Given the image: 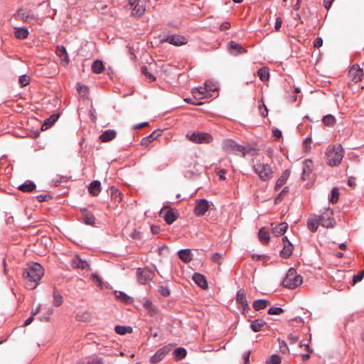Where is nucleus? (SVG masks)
<instances>
[{
    "instance_id": "obj_56",
    "label": "nucleus",
    "mask_w": 364,
    "mask_h": 364,
    "mask_svg": "<svg viewBox=\"0 0 364 364\" xmlns=\"http://www.w3.org/2000/svg\"><path fill=\"white\" fill-rule=\"evenodd\" d=\"M130 237L134 240H141V232L136 229H134L132 232L130 234Z\"/></svg>"
},
{
    "instance_id": "obj_24",
    "label": "nucleus",
    "mask_w": 364,
    "mask_h": 364,
    "mask_svg": "<svg viewBox=\"0 0 364 364\" xmlns=\"http://www.w3.org/2000/svg\"><path fill=\"white\" fill-rule=\"evenodd\" d=\"M178 218V213L173 209L168 210L164 215V220L168 225L172 224Z\"/></svg>"
},
{
    "instance_id": "obj_29",
    "label": "nucleus",
    "mask_w": 364,
    "mask_h": 364,
    "mask_svg": "<svg viewBox=\"0 0 364 364\" xmlns=\"http://www.w3.org/2000/svg\"><path fill=\"white\" fill-rule=\"evenodd\" d=\"M63 303V297L61 295V294L59 292V291L54 287L53 291V304L58 307L61 306Z\"/></svg>"
},
{
    "instance_id": "obj_3",
    "label": "nucleus",
    "mask_w": 364,
    "mask_h": 364,
    "mask_svg": "<svg viewBox=\"0 0 364 364\" xmlns=\"http://www.w3.org/2000/svg\"><path fill=\"white\" fill-rule=\"evenodd\" d=\"M343 157V149L341 144H337L328 149L326 153L327 164L331 166H336L341 162Z\"/></svg>"
},
{
    "instance_id": "obj_48",
    "label": "nucleus",
    "mask_w": 364,
    "mask_h": 364,
    "mask_svg": "<svg viewBox=\"0 0 364 364\" xmlns=\"http://www.w3.org/2000/svg\"><path fill=\"white\" fill-rule=\"evenodd\" d=\"M267 363V364H279L281 363V358L277 354H273Z\"/></svg>"
},
{
    "instance_id": "obj_22",
    "label": "nucleus",
    "mask_w": 364,
    "mask_h": 364,
    "mask_svg": "<svg viewBox=\"0 0 364 364\" xmlns=\"http://www.w3.org/2000/svg\"><path fill=\"white\" fill-rule=\"evenodd\" d=\"M88 191L92 196H97L101 192V183L99 181L91 182L88 187Z\"/></svg>"
},
{
    "instance_id": "obj_43",
    "label": "nucleus",
    "mask_w": 364,
    "mask_h": 364,
    "mask_svg": "<svg viewBox=\"0 0 364 364\" xmlns=\"http://www.w3.org/2000/svg\"><path fill=\"white\" fill-rule=\"evenodd\" d=\"M17 15L20 19L25 22H28V19H34L32 16H30L29 13L23 9H19L17 11Z\"/></svg>"
},
{
    "instance_id": "obj_31",
    "label": "nucleus",
    "mask_w": 364,
    "mask_h": 364,
    "mask_svg": "<svg viewBox=\"0 0 364 364\" xmlns=\"http://www.w3.org/2000/svg\"><path fill=\"white\" fill-rule=\"evenodd\" d=\"M288 224L287 223H281L280 224L273 228L272 232L276 236L283 235L286 232Z\"/></svg>"
},
{
    "instance_id": "obj_2",
    "label": "nucleus",
    "mask_w": 364,
    "mask_h": 364,
    "mask_svg": "<svg viewBox=\"0 0 364 364\" xmlns=\"http://www.w3.org/2000/svg\"><path fill=\"white\" fill-rule=\"evenodd\" d=\"M223 149L228 154H234L245 157L247 155L254 156L256 149L250 146H243L237 144L232 139H225L222 144Z\"/></svg>"
},
{
    "instance_id": "obj_36",
    "label": "nucleus",
    "mask_w": 364,
    "mask_h": 364,
    "mask_svg": "<svg viewBox=\"0 0 364 364\" xmlns=\"http://www.w3.org/2000/svg\"><path fill=\"white\" fill-rule=\"evenodd\" d=\"M173 355L176 360H181L186 356L187 351L184 348L179 347L174 350Z\"/></svg>"
},
{
    "instance_id": "obj_7",
    "label": "nucleus",
    "mask_w": 364,
    "mask_h": 364,
    "mask_svg": "<svg viewBox=\"0 0 364 364\" xmlns=\"http://www.w3.org/2000/svg\"><path fill=\"white\" fill-rule=\"evenodd\" d=\"M333 211L331 208H328L318 218L321 222V225L326 228H332L336 225V220L333 217Z\"/></svg>"
},
{
    "instance_id": "obj_33",
    "label": "nucleus",
    "mask_w": 364,
    "mask_h": 364,
    "mask_svg": "<svg viewBox=\"0 0 364 364\" xmlns=\"http://www.w3.org/2000/svg\"><path fill=\"white\" fill-rule=\"evenodd\" d=\"M266 325L267 323L264 320L257 318L252 321L250 327L254 332H258Z\"/></svg>"
},
{
    "instance_id": "obj_4",
    "label": "nucleus",
    "mask_w": 364,
    "mask_h": 364,
    "mask_svg": "<svg viewBox=\"0 0 364 364\" xmlns=\"http://www.w3.org/2000/svg\"><path fill=\"white\" fill-rule=\"evenodd\" d=\"M301 283V276L298 274L296 269L294 268H290L288 270L285 278L282 281L283 286L289 289H296Z\"/></svg>"
},
{
    "instance_id": "obj_28",
    "label": "nucleus",
    "mask_w": 364,
    "mask_h": 364,
    "mask_svg": "<svg viewBox=\"0 0 364 364\" xmlns=\"http://www.w3.org/2000/svg\"><path fill=\"white\" fill-rule=\"evenodd\" d=\"M36 184L31 181H26L23 184L20 185L18 188L22 192L29 193L36 188Z\"/></svg>"
},
{
    "instance_id": "obj_37",
    "label": "nucleus",
    "mask_w": 364,
    "mask_h": 364,
    "mask_svg": "<svg viewBox=\"0 0 364 364\" xmlns=\"http://www.w3.org/2000/svg\"><path fill=\"white\" fill-rule=\"evenodd\" d=\"M269 304V301L265 299L255 300L252 304V307L255 311H259L265 309Z\"/></svg>"
},
{
    "instance_id": "obj_8",
    "label": "nucleus",
    "mask_w": 364,
    "mask_h": 364,
    "mask_svg": "<svg viewBox=\"0 0 364 364\" xmlns=\"http://www.w3.org/2000/svg\"><path fill=\"white\" fill-rule=\"evenodd\" d=\"M129 5L132 9V14L141 16L144 14L146 2L144 0H129Z\"/></svg>"
},
{
    "instance_id": "obj_53",
    "label": "nucleus",
    "mask_w": 364,
    "mask_h": 364,
    "mask_svg": "<svg viewBox=\"0 0 364 364\" xmlns=\"http://www.w3.org/2000/svg\"><path fill=\"white\" fill-rule=\"evenodd\" d=\"M289 192V188L284 187V189L280 192V193L275 198L274 203H278L281 201V198L285 196Z\"/></svg>"
},
{
    "instance_id": "obj_44",
    "label": "nucleus",
    "mask_w": 364,
    "mask_h": 364,
    "mask_svg": "<svg viewBox=\"0 0 364 364\" xmlns=\"http://www.w3.org/2000/svg\"><path fill=\"white\" fill-rule=\"evenodd\" d=\"M339 191L338 189V188H333L332 190H331V198H330V201L331 203L333 204H336L338 199H339Z\"/></svg>"
},
{
    "instance_id": "obj_39",
    "label": "nucleus",
    "mask_w": 364,
    "mask_h": 364,
    "mask_svg": "<svg viewBox=\"0 0 364 364\" xmlns=\"http://www.w3.org/2000/svg\"><path fill=\"white\" fill-rule=\"evenodd\" d=\"M59 118L58 114H54L50 115L48 119H46L42 126V127H45V129H48L51 127L53 124L55 123V122Z\"/></svg>"
},
{
    "instance_id": "obj_20",
    "label": "nucleus",
    "mask_w": 364,
    "mask_h": 364,
    "mask_svg": "<svg viewBox=\"0 0 364 364\" xmlns=\"http://www.w3.org/2000/svg\"><path fill=\"white\" fill-rule=\"evenodd\" d=\"M207 85L205 87H199L193 89L192 94L196 100H201L208 97Z\"/></svg>"
},
{
    "instance_id": "obj_10",
    "label": "nucleus",
    "mask_w": 364,
    "mask_h": 364,
    "mask_svg": "<svg viewBox=\"0 0 364 364\" xmlns=\"http://www.w3.org/2000/svg\"><path fill=\"white\" fill-rule=\"evenodd\" d=\"M348 78L354 82H358L362 80L363 71L357 64L353 65L348 70Z\"/></svg>"
},
{
    "instance_id": "obj_13",
    "label": "nucleus",
    "mask_w": 364,
    "mask_h": 364,
    "mask_svg": "<svg viewBox=\"0 0 364 364\" xmlns=\"http://www.w3.org/2000/svg\"><path fill=\"white\" fill-rule=\"evenodd\" d=\"M236 302L237 304L240 305L242 308V313L245 314V311H248L250 309L248 302L247 301L246 295L243 290L240 289L236 296Z\"/></svg>"
},
{
    "instance_id": "obj_41",
    "label": "nucleus",
    "mask_w": 364,
    "mask_h": 364,
    "mask_svg": "<svg viewBox=\"0 0 364 364\" xmlns=\"http://www.w3.org/2000/svg\"><path fill=\"white\" fill-rule=\"evenodd\" d=\"M257 75L262 81H267L269 79V69L266 67H262L257 71Z\"/></svg>"
},
{
    "instance_id": "obj_38",
    "label": "nucleus",
    "mask_w": 364,
    "mask_h": 364,
    "mask_svg": "<svg viewBox=\"0 0 364 364\" xmlns=\"http://www.w3.org/2000/svg\"><path fill=\"white\" fill-rule=\"evenodd\" d=\"M29 32L25 28H16L14 35L18 39H25L28 37Z\"/></svg>"
},
{
    "instance_id": "obj_64",
    "label": "nucleus",
    "mask_w": 364,
    "mask_h": 364,
    "mask_svg": "<svg viewBox=\"0 0 364 364\" xmlns=\"http://www.w3.org/2000/svg\"><path fill=\"white\" fill-rule=\"evenodd\" d=\"M87 364H102V359L101 358H95L88 360Z\"/></svg>"
},
{
    "instance_id": "obj_62",
    "label": "nucleus",
    "mask_w": 364,
    "mask_h": 364,
    "mask_svg": "<svg viewBox=\"0 0 364 364\" xmlns=\"http://www.w3.org/2000/svg\"><path fill=\"white\" fill-rule=\"evenodd\" d=\"M282 24V18L277 17L276 18V22H275V25H274V28L277 31H279V29L281 28Z\"/></svg>"
},
{
    "instance_id": "obj_45",
    "label": "nucleus",
    "mask_w": 364,
    "mask_h": 364,
    "mask_svg": "<svg viewBox=\"0 0 364 364\" xmlns=\"http://www.w3.org/2000/svg\"><path fill=\"white\" fill-rule=\"evenodd\" d=\"M323 122L327 126H333L336 123V119L333 115L327 114L323 117Z\"/></svg>"
},
{
    "instance_id": "obj_14",
    "label": "nucleus",
    "mask_w": 364,
    "mask_h": 364,
    "mask_svg": "<svg viewBox=\"0 0 364 364\" xmlns=\"http://www.w3.org/2000/svg\"><path fill=\"white\" fill-rule=\"evenodd\" d=\"M166 42L169 43L173 46H180L186 44L187 41L184 36L179 35L168 36L164 40Z\"/></svg>"
},
{
    "instance_id": "obj_26",
    "label": "nucleus",
    "mask_w": 364,
    "mask_h": 364,
    "mask_svg": "<svg viewBox=\"0 0 364 364\" xmlns=\"http://www.w3.org/2000/svg\"><path fill=\"white\" fill-rule=\"evenodd\" d=\"M292 244L289 241H287V243H285V245H284V247L282 250H281L279 255L282 258L287 259L291 256V255L292 254Z\"/></svg>"
},
{
    "instance_id": "obj_47",
    "label": "nucleus",
    "mask_w": 364,
    "mask_h": 364,
    "mask_svg": "<svg viewBox=\"0 0 364 364\" xmlns=\"http://www.w3.org/2000/svg\"><path fill=\"white\" fill-rule=\"evenodd\" d=\"M92 280L96 283V284L101 289L103 287L102 279L96 273H92L90 276Z\"/></svg>"
},
{
    "instance_id": "obj_32",
    "label": "nucleus",
    "mask_w": 364,
    "mask_h": 364,
    "mask_svg": "<svg viewBox=\"0 0 364 364\" xmlns=\"http://www.w3.org/2000/svg\"><path fill=\"white\" fill-rule=\"evenodd\" d=\"M290 175L289 170H285L282 176L277 179L275 185V190L278 191L287 181V178Z\"/></svg>"
},
{
    "instance_id": "obj_51",
    "label": "nucleus",
    "mask_w": 364,
    "mask_h": 364,
    "mask_svg": "<svg viewBox=\"0 0 364 364\" xmlns=\"http://www.w3.org/2000/svg\"><path fill=\"white\" fill-rule=\"evenodd\" d=\"M18 82L21 87L26 86L29 84V77L26 75H22L19 77Z\"/></svg>"
},
{
    "instance_id": "obj_25",
    "label": "nucleus",
    "mask_w": 364,
    "mask_h": 364,
    "mask_svg": "<svg viewBox=\"0 0 364 364\" xmlns=\"http://www.w3.org/2000/svg\"><path fill=\"white\" fill-rule=\"evenodd\" d=\"M115 299L117 300H119L124 304H132L134 301V299L128 295H127L124 292L121 291H116L114 292Z\"/></svg>"
},
{
    "instance_id": "obj_46",
    "label": "nucleus",
    "mask_w": 364,
    "mask_h": 364,
    "mask_svg": "<svg viewBox=\"0 0 364 364\" xmlns=\"http://www.w3.org/2000/svg\"><path fill=\"white\" fill-rule=\"evenodd\" d=\"M141 71L151 82L156 80V77L149 73L148 68L146 65H144L141 68Z\"/></svg>"
},
{
    "instance_id": "obj_34",
    "label": "nucleus",
    "mask_w": 364,
    "mask_h": 364,
    "mask_svg": "<svg viewBox=\"0 0 364 364\" xmlns=\"http://www.w3.org/2000/svg\"><path fill=\"white\" fill-rule=\"evenodd\" d=\"M82 221L86 225H94L95 223V218L91 213H90L87 210H85L82 213Z\"/></svg>"
},
{
    "instance_id": "obj_54",
    "label": "nucleus",
    "mask_w": 364,
    "mask_h": 364,
    "mask_svg": "<svg viewBox=\"0 0 364 364\" xmlns=\"http://www.w3.org/2000/svg\"><path fill=\"white\" fill-rule=\"evenodd\" d=\"M77 89L78 92L80 94H82V95H85L88 92V87L82 84H77Z\"/></svg>"
},
{
    "instance_id": "obj_59",
    "label": "nucleus",
    "mask_w": 364,
    "mask_h": 364,
    "mask_svg": "<svg viewBox=\"0 0 364 364\" xmlns=\"http://www.w3.org/2000/svg\"><path fill=\"white\" fill-rule=\"evenodd\" d=\"M159 292L164 296H168L170 294L169 289L166 287H160Z\"/></svg>"
},
{
    "instance_id": "obj_57",
    "label": "nucleus",
    "mask_w": 364,
    "mask_h": 364,
    "mask_svg": "<svg viewBox=\"0 0 364 364\" xmlns=\"http://www.w3.org/2000/svg\"><path fill=\"white\" fill-rule=\"evenodd\" d=\"M363 276H364V270H363V271L358 272L357 274L354 275L353 278V283L355 284L358 282H360L363 279Z\"/></svg>"
},
{
    "instance_id": "obj_55",
    "label": "nucleus",
    "mask_w": 364,
    "mask_h": 364,
    "mask_svg": "<svg viewBox=\"0 0 364 364\" xmlns=\"http://www.w3.org/2000/svg\"><path fill=\"white\" fill-rule=\"evenodd\" d=\"M222 255H220L218 252L214 253L212 256V260L218 264H220L222 263Z\"/></svg>"
},
{
    "instance_id": "obj_21",
    "label": "nucleus",
    "mask_w": 364,
    "mask_h": 364,
    "mask_svg": "<svg viewBox=\"0 0 364 364\" xmlns=\"http://www.w3.org/2000/svg\"><path fill=\"white\" fill-rule=\"evenodd\" d=\"M117 136V132L114 129H107L103 132L99 139L102 142H109L113 140Z\"/></svg>"
},
{
    "instance_id": "obj_63",
    "label": "nucleus",
    "mask_w": 364,
    "mask_h": 364,
    "mask_svg": "<svg viewBox=\"0 0 364 364\" xmlns=\"http://www.w3.org/2000/svg\"><path fill=\"white\" fill-rule=\"evenodd\" d=\"M161 231L160 226L156 225H152L151 226V232L153 235L159 234Z\"/></svg>"
},
{
    "instance_id": "obj_1",
    "label": "nucleus",
    "mask_w": 364,
    "mask_h": 364,
    "mask_svg": "<svg viewBox=\"0 0 364 364\" xmlns=\"http://www.w3.org/2000/svg\"><path fill=\"white\" fill-rule=\"evenodd\" d=\"M44 274L43 267L38 263H32L24 269L23 277L26 280V286L29 289H34Z\"/></svg>"
},
{
    "instance_id": "obj_49",
    "label": "nucleus",
    "mask_w": 364,
    "mask_h": 364,
    "mask_svg": "<svg viewBox=\"0 0 364 364\" xmlns=\"http://www.w3.org/2000/svg\"><path fill=\"white\" fill-rule=\"evenodd\" d=\"M77 320L80 321H87L90 320V315L87 312H84L82 314H77L76 316Z\"/></svg>"
},
{
    "instance_id": "obj_58",
    "label": "nucleus",
    "mask_w": 364,
    "mask_h": 364,
    "mask_svg": "<svg viewBox=\"0 0 364 364\" xmlns=\"http://www.w3.org/2000/svg\"><path fill=\"white\" fill-rule=\"evenodd\" d=\"M36 198L39 202H44L51 198V197L49 194H40L36 196Z\"/></svg>"
},
{
    "instance_id": "obj_12",
    "label": "nucleus",
    "mask_w": 364,
    "mask_h": 364,
    "mask_svg": "<svg viewBox=\"0 0 364 364\" xmlns=\"http://www.w3.org/2000/svg\"><path fill=\"white\" fill-rule=\"evenodd\" d=\"M208 208L209 203L206 199H198L196 200L194 213L197 216H202L205 215Z\"/></svg>"
},
{
    "instance_id": "obj_9",
    "label": "nucleus",
    "mask_w": 364,
    "mask_h": 364,
    "mask_svg": "<svg viewBox=\"0 0 364 364\" xmlns=\"http://www.w3.org/2000/svg\"><path fill=\"white\" fill-rule=\"evenodd\" d=\"M171 350V346L170 345L165 346L159 349L156 353L152 355L149 361L151 364H156L161 361L164 358Z\"/></svg>"
},
{
    "instance_id": "obj_5",
    "label": "nucleus",
    "mask_w": 364,
    "mask_h": 364,
    "mask_svg": "<svg viewBox=\"0 0 364 364\" xmlns=\"http://www.w3.org/2000/svg\"><path fill=\"white\" fill-rule=\"evenodd\" d=\"M253 168L259 178L264 181H269L273 177L272 168L268 164L257 161L254 164Z\"/></svg>"
},
{
    "instance_id": "obj_42",
    "label": "nucleus",
    "mask_w": 364,
    "mask_h": 364,
    "mask_svg": "<svg viewBox=\"0 0 364 364\" xmlns=\"http://www.w3.org/2000/svg\"><path fill=\"white\" fill-rule=\"evenodd\" d=\"M158 136V134H156V132H153L149 136L144 137L141 139V144L142 146H148L151 141H153L154 139H156Z\"/></svg>"
},
{
    "instance_id": "obj_17",
    "label": "nucleus",
    "mask_w": 364,
    "mask_h": 364,
    "mask_svg": "<svg viewBox=\"0 0 364 364\" xmlns=\"http://www.w3.org/2000/svg\"><path fill=\"white\" fill-rule=\"evenodd\" d=\"M229 50L230 52L235 55L247 52V49L244 48L240 44L237 43L233 41H231L229 43Z\"/></svg>"
},
{
    "instance_id": "obj_60",
    "label": "nucleus",
    "mask_w": 364,
    "mask_h": 364,
    "mask_svg": "<svg viewBox=\"0 0 364 364\" xmlns=\"http://www.w3.org/2000/svg\"><path fill=\"white\" fill-rule=\"evenodd\" d=\"M323 45V39L321 37H317L314 41V46L315 48H320Z\"/></svg>"
},
{
    "instance_id": "obj_6",
    "label": "nucleus",
    "mask_w": 364,
    "mask_h": 364,
    "mask_svg": "<svg viewBox=\"0 0 364 364\" xmlns=\"http://www.w3.org/2000/svg\"><path fill=\"white\" fill-rule=\"evenodd\" d=\"M186 136L189 141L195 144H210L213 140L210 134L198 131L188 133Z\"/></svg>"
},
{
    "instance_id": "obj_40",
    "label": "nucleus",
    "mask_w": 364,
    "mask_h": 364,
    "mask_svg": "<svg viewBox=\"0 0 364 364\" xmlns=\"http://www.w3.org/2000/svg\"><path fill=\"white\" fill-rule=\"evenodd\" d=\"M115 332L119 335H125L132 332V328L130 326L117 325L114 328Z\"/></svg>"
},
{
    "instance_id": "obj_27",
    "label": "nucleus",
    "mask_w": 364,
    "mask_h": 364,
    "mask_svg": "<svg viewBox=\"0 0 364 364\" xmlns=\"http://www.w3.org/2000/svg\"><path fill=\"white\" fill-rule=\"evenodd\" d=\"M312 161L309 159H306L304 161V167H303V173H302V178L303 180H306L309 174L312 171Z\"/></svg>"
},
{
    "instance_id": "obj_11",
    "label": "nucleus",
    "mask_w": 364,
    "mask_h": 364,
    "mask_svg": "<svg viewBox=\"0 0 364 364\" xmlns=\"http://www.w3.org/2000/svg\"><path fill=\"white\" fill-rule=\"evenodd\" d=\"M136 275L139 282L144 284L152 279L154 277V272L149 269L138 268L136 270Z\"/></svg>"
},
{
    "instance_id": "obj_35",
    "label": "nucleus",
    "mask_w": 364,
    "mask_h": 364,
    "mask_svg": "<svg viewBox=\"0 0 364 364\" xmlns=\"http://www.w3.org/2000/svg\"><path fill=\"white\" fill-rule=\"evenodd\" d=\"M105 70V66L103 63L100 60H96L92 63V71L94 73L100 74L103 72Z\"/></svg>"
},
{
    "instance_id": "obj_15",
    "label": "nucleus",
    "mask_w": 364,
    "mask_h": 364,
    "mask_svg": "<svg viewBox=\"0 0 364 364\" xmlns=\"http://www.w3.org/2000/svg\"><path fill=\"white\" fill-rule=\"evenodd\" d=\"M321 222L316 214L311 215L307 220V227L311 232L317 231Z\"/></svg>"
},
{
    "instance_id": "obj_50",
    "label": "nucleus",
    "mask_w": 364,
    "mask_h": 364,
    "mask_svg": "<svg viewBox=\"0 0 364 364\" xmlns=\"http://www.w3.org/2000/svg\"><path fill=\"white\" fill-rule=\"evenodd\" d=\"M284 312V309L280 307H271L268 309V314L271 315H279Z\"/></svg>"
},
{
    "instance_id": "obj_30",
    "label": "nucleus",
    "mask_w": 364,
    "mask_h": 364,
    "mask_svg": "<svg viewBox=\"0 0 364 364\" xmlns=\"http://www.w3.org/2000/svg\"><path fill=\"white\" fill-rule=\"evenodd\" d=\"M258 237H259V241L262 244L267 245L269 243V239H270L269 233L265 228H262L259 230V231L258 232Z\"/></svg>"
},
{
    "instance_id": "obj_19",
    "label": "nucleus",
    "mask_w": 364,
    "mask_h": 364,
    "mask_svg": "<svg viewBox=\"0 0 364 364\" xmlns=\"http://www.w3.org/2000/svg\"><path fill=\"white\" fill-rule=\"evenodd\" d=\"M56 53L60 58L61 62L64 65H67L69 63L70 59L65 46H58L56 48Z\"/></svg>"
},
{
    "instance_id": "obj_16",
    "label": "nucleus",
    "mask_w": 364,
    "mask_h": 364,
    "mask_svg": "<svg viewBox=\"0 0 364 364\" xmlns=\"http://www.w3.org/2000/svg\"><path fill=\"white\" fill-rule=\"evenodd\" d=\"M71 266L73 269H86L89 267V264L78 256H75L71 259Z\"/></svg>"
},
{
    "instance_id": "obj_52",
    "label": "nucleus",
    "mask_w": 364,
    "mask_h": 364,
    "mask_svg": "<svg viewBox=\"0 0 364 364\" xmlns=\"http://www.w3.org/2000/svg\"><path fill=\"white\" fill-rule=\"evenodd\" d=\"M262 103L259 105V112L262 117H265L268 114V110L262 100Z\"/></svg>"
},
{
    "instance_id": "obj_18",
    "label": "nucleus",
    "mask_w": 364,
    "mask_h": 364,
    "mask_svg": "<svg viewBox=\"0 0 364 364\" xmlns=\"http://www.w3.org/2000/svg\"><path fill=\"white\" fill-rule=\"evenodd\" d=\"M193 280L195 282V283L198 285L200 287H201L203 289H206L208 287V282L206 280V278L204 275L196 272L193 274L192 277Z\"/></svg>"
},
{
    "instance_id": "obj_23",
    "label": "nucleus",
    "mask_w": 364,
    "mask_h": 364,
    "mask_svg": "<svg viewBox=\"0 0 364 364\" xmlns=\"http://www.w3.org/2000/svg\"><path fill=\"white\" fill-rule=\"evenodd\" d=\"M179 258L186 263L190 262L193 259L191 250L190 249H183L178 252Z\"/></svg>"
},
{
    "instance_id": "obj_61",
    "label": "nucleus",
    "mask_w": 364,
    "mask_h": 364,
    "mask_svg": "<svg viewBox=\"0 0 364 364\" xmlns=\"http://www.w3.org/2000/svg\"><path fill=\"white\" fill-rule=\"evenodd\" d=\"M272 134L276 139H279L282 137V132L276 127L272 129Z\"/></svg>"
}]
</instances>
